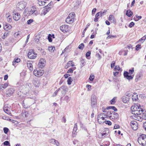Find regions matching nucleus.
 <instances>
[{"label":"nucleus","instance_id":"38","mask_svg":"<svg viewBox=\"0 0 146 146\" xmlns=\"http://www.w3.org/2000/svg\"><path fill=\"white\" fill-rule=\"evenodd\" d=\"M1 85L2 88L5 89L8 86V84L7 83H5L4 84H1Z\"/></svg>","mask_w":146,"mask_h":146},{"label":"nucleus","instance_id":"52","mask_svg":"<svg viewBox=\"0 0 146 146\" xmlns=\"http://www.w3.org/2000/svg\"><path fill=\"white\" fill-rule=\"evenodd\" d=\"M33 13L32 15L33 16H36L38 14V12L36 10V9L35 8V9L34 11V12H33Z\"/></svg>","mask_w":146,"mask_h":146},{"label":"nucleus","instance_id":"31","mask_svg":"<svg viewBox=\"0 0 146 146\" xmlns=\"http://www.w3.org/2000/svg\"><path fill=\"white\" fill-rule=\"evenodd\" d=\"M6 16H7V19L8 21L9 22H11L12 21L11 16L10 15H9V14H6Z\"/></svg>","mask_w":146,"mask_h":146},{"label":"nucleus","instance_id":"56","mask_svg":"<svg viewBox=\"0 0 146 146\" xmlns=\"http://www.w3.org/2000/svg\"><path fill=\"white\" fill-rule=\"evenodd\" d=\"M90 24L89 23H88V24L86 25V27L84 29V31H83V33H84L86 31L88 27L90 25Z\"/></svg>","mask_w":146,"mask_h":146},{"label":"nucleus","instance_id":"43","mask_svg":"<svg viewBox=\"0 0 146 146\" xmlns=\"http://www.w3.org/2000/svg\"><path fill=\"white\" fill-rule=\"evenodd\" d=\"M72 79L70 77H69L67 80L68 84L69 85H70L71 84V83L72 81Z\"/></svg>","mask_w":146,"mask_h":146},{"label":"nucleus","instance_id":"26","mask_svg":"<svg viewBox=\"0 0 146 146\" xmlns=\"http://www.w3.org/2000/svg\"><path fill=\"white\" fill-rule=\"evenodd\" d=\"M106 129V132H105V131H104V132L102 133V136L105 137L106 135H107L109 133V130L108 129Z\"/></svg>","mask_w":146,"mask_h":146},{"label":"nucleus","instance_id":"30","mask_svg":"<svg viewBox=\"0 0 146 146\" xmlns=\"http://www.w3.org/2000/svg\"><path fill=\"white\" fill-rule=\"evenodd\" d=\"M146 39V35H145L141 38L139 40L138 42H141L142 43H143Z\"/></svg>","mask_w":146,"mask_h":146},{"label":"nucleus","instance_id":"3","mask_svg":"<svg viewBox=\"0 0 146 146\" xmlns=\"http://www.w3.org/2000/svg\"><path fill=\"white\" fill-rule=\"evenodd\" d=\"M108 115L109 116V118L110 119L113 120L114 119H117L118 117V114L113 111H108Z\"/></svg>","mask_w":146,"mask_h":146},{"label":"nucleus","instance_id":"5","mask_svg":"<svg viewBox=\"0 0 146 146\" xmlns=\"http://www.w3.org/2000/svg\"><path fill=\"white\" fill-rule=\"evenodd\" d=\"M11 106L8 104H5L3 107L4 111L9 115H11V113L10 110Z\"/></svg>","mask_w":146,"mask_h":146},{"label":"nucleus","instance_id":"45","mask_svg":"<svg viewBox=\"0 0 146 146\" xmlns=\"http://www.w3.org/2000/svg\"><path fill=\"white\" fill-rule=\"evenodd\" d=\"M3 144L4 145H8V146H11L9 142L7 141H5L3 142Z\"/></svg>","mask_w":146,"mask_h":146},{"label":"nucleus","instance_id":"16","mask_svg":"<svg viewBox=\"0 0 146 146\" xmlns=\"http://www.w3.org/2000/svg\"><path fill=\"white\" fill-rule=\"evenodd\" d=\"M144 111V110H143L142 108H141V110L135 111L132 113L134 115H141Z\"/></svg>","mask_w":146,"mask_h":146},{"label":"nucleus","instance_id":"64","mask_svg":"<svg viewBox=\"0 0 146 146\" xmlns=\"http://www.w3.org/2000/svg\"><path fill=\"white\" fill-rule=\"evenodd\" d=\"M54 145H55L57 146H59L60 145V143L57 140H56Z\"/></svg>","mask_w":146,"mask_h":146},{"label":"nucleus","instance_id":"37","mask_svg":"<svg viewBox=\"0 0 146 146\" xmlns=\"http://www.w3.org/2000/svg\"><path fill=\"white\" fill-rule=\"evenodd\" d=\"M142 118L145 119H146V111H144L142 114Z\"/></svg>","mask_w":146,"mask_h":146},{"label":"nucleus","instance_id":"44","mask_svg":"<svg viewBox=\"0 0 146 146\" xmlns=\"http://www.w3.org/2000/svg\"><path fill=\"white\" fill-rule=\"evenodd\" d=\"M28 114V112L27 111H25L24 112L22 113V115L23 116H25V117H26Z\"/></svg>","mask_w":146,"mask_h":146},{"label":"nucleus","instance_id":"18","mask_svg":"<svg viewBox=\"0 0 146 146\" xmlns=\"http://www.w3.org/2000/svg\"><path fill=\"white\" fill-rule=\"evenodd\" d=\"M108 20L109 21L113 23H116V19L113 15H110L109 16Z\"/></svg>","mask_w":146,"mask_h":146},{"label":"nucleus","instance_id":"35","mask_svg":"<svg viewBox=\"0 0 146 146\" xmlns=\"http://www.w3.org/2000/svg\"><path fill=\"white\" fill-rule=\"evenodd\" d=\"M138 98L137 95L135 94V95H133L132 97V99L133 101H137L138 100Z\"/></svg>","mask_w":146,"mask_h":146},{"label":"nucleus","instance_id":"11","mask_svg":"<svg viewBox=\"0 0 146 146\" xmlns=\"http://www.w3.org/2000/svg\"><path fill=\"white\" fill-rule=\"evenodd\" d=\"M45 64L46 61L43 58H41L39 60L38 66L39 67L42 68L45 66Z\"/></svg>","mask_w":146,"mask_h":146},{"label":"nucleus","instance_id":"19","mask_svg":"<svg viewBox=\"0 0 146 146\" xmlns=\"http://www.w3.org/2000/svg\"><path fill=\"white\" fill-rule=\"evenodd\" d=\"M12 28V26L9 24L5 23L4 25V29L6 31H8Z\"/></svg>","mask_w":146,"mask_h":146},{"label":"nucleus","instance_id":"15","mask_svg":"<svg viewBox=\"0 0 146 146\" xmlns=\"http://www.w3.org/2000/svg\"><path fill=\"white\" fill-rule=\"evenodd\" d=\"M132 117L133 119L139 121H141L142 119H143L142 115H133L132 116Z\"/></svg>","mask_w":146,"mask_h":146},{"label":"nucleus","instance_id":"12","mask_svg":"<svg viewBox=\"0 0 146 146\" xmlns=\"http://www.w3.org/2000/svg\"><path fill=\"white\" fill-rule=\"evenodd\" d=\"M91 105L92 107L94 108L96 104V96L94 95H93L91 97Z\"/></svg>","mask_w":146,"mask_h":146},{"label":"nucleus","instance_id":"51","mask_svg":"<svg viewBox=\"0 0 146 146\" xmlns=\"http://www.w3.org/2000/svg\"><path fill=\"white\" fill-rule=\"evenodd\" d=\"M84 47V45L83 44L81 43L78 46V48L80 49H82Z\"/></svg>","mask_w":146,"mask_h":146},{"label":"nucleus","instance_id":"36","mask_svg":"<svg viewBox=\"0 0 146 146\" xmlns=\"http://www.w3.org/2000/svg\"><path fill=\"white\" fill-rule=\"evenodd\" d=\"M59 88H60V89H62L63 91H66L67 90V86L65 85H63Z\"/></svg>","mask_w":146,"mask_h":146},{"label":"nucleus","instance_id":"41","mask_svg":"<svg viewBox=\"0 0 146 146\" xmlns=\"http://www.w3.org/2000/svg\"><path fill=\"white\" fill-rule=\"evenodd\" d=\"M116 36L115 35H110L108 36L107 37V39H109L110 38H116Z\"/></svg>","mask_w":146,"mask_h":146},{"label":"nucleus","instance_id":"7","mask_svg":"<svg viewBox=\"0 0 146 146\" xmlns=\"http://www.w3.org/2000/svg\"><path fill=\"white\" fill-rule=\"evenodd\" d=\"M27 5V3L25 1L21 2L18 3L17 7L19 10H21L25 8Z\"/></svg>","mask_w":146,"mask_h":146},{"label":"nucleus","instance_id":"47","mask_svg":"<svg viewBox=\"0 0 146 146\" xmlns=\"http://www.w3.org/2000/svg\"><path fill=\"white\" fill-rule=\"evenodd\" d=\"M96 57L97 58L98 60H100L101 58L102 57L99 53H97L96 55Z\"/></svg>","mask_w":146,"mask_h":146},{"label":"nucleus","instance_id":"8","mask_svg":"<svg viewBox=\"0 0 146 146\" xmlns=\"http://www.w3.org/2000/svg\"><path fill=\"white\" fill-rule=\"evenodd\" d=\"M60 30L64 33H66L70 29V28L68 26L64 25L60 26Z\"/></svg>","mask_w":146,"mask_h":146},{"label":"nucleus","instance_id":"14","mask_svg":"<svg viewBox=\"0 0 146 146\" xmlns=\"http://www.w3.org/2000/svg\"><path fill=\"white\" fill-rule=\"evenodd\" d=\"M44 9L42 10V12L41 13V16H44L51 9L50 7H44Z\"/></svg>","mask_w":146,"mask_h":146},{"label":"nucleus","instance_id":"9","mask_svg":"<svg viewBox=\"0 0 146 146\" xmlns=\"http://www.w3.org/2000/svg\"><path fill=\"white\" fill-rule=\"evenodd\" d=\"M131 126L134 130H136L138 128V124L135 121H133L131 122Z\"/></svg>","mask_w":146,"mask_h":146},{"label":"nucleus","instance_id":"40","mask_svg":"<svg viewBox=\"0 0 146 146\" xmlns=\"http://www.w3.org/2000/svg\"><path fill=\"white\" fill-rule=\"evenodd\" d=\"M142 76V73H139V74H138L136 76L135 80H136L137 79L138 80L139 78H141Z\"/></svg>","mask_w":146,"mask_h":146},{"label":"nucleus","instance_id":"61","mask_svg":"<svg viewBox=\"0 0 146 146\" xmlns=\"http://www.w3.org/2000/svg\"><path fill=\"white\" fill-rule=\"evenodd\" d=\"M134 25L135 24L133 22H131L129 24V27L130 28H131L134 26Z\"/></svg>","mask_w":146,"mask_h":146},{"label":"nucleus","instance_id":"62","mask_svg":"<svg viewBox=\"0 0 146 146\" xmlns=\"http://www.w3.org/2000/svg\"><path fill=\"white\" fill-rule=\"evenodd\" d=\"M91 54V53L90 51H88L87 52L86 54V57H89L90 56Z\"/></svg>","mask_w":146,"mask_h":146},{"label":"nucleus","instance_id":"54","mask_svg":"<svg viewBox=\"0 0 146 146\" xmlns=\"http://www.w3.org/2000/svg\"><path fill=\"white\" fill-rule=\"evenodd\" d=\"M129 73L125 71L124 72L123 75L124 77H125L126 78L128 75H129Z\"/></svg>","mask_w":146,"mask_h":146},{"label":"nucleus","instance_id":"33","mask_svg":"<svg viewBox=\"0 0 146 146\" xmlns=\"http://www.w3.org/2000/svg\"><path fill=\"white\" fill-rule=\"evenodd\" d=\"M108 113H109L108 111L106 113V114L103 113H102L101 114H102V115L104 117V119H105V118H108V117H109V118L110 115H108Z\"/></svg>","mask_w":146,"mask_h":146},{"label":"nucleus","instance_id":"53","mask_svg":"<svg viewBox=\"0 0 146 146\" xmlns=\"http://www.w3.org/2000/svg\"><path fill=\"white\" fill-rule=\"evenodd\" d=\"M94 78V75H91L89 79L90 81H93Z\"/></svg>","mask_w":146,"mask_h":146},{"label":"nucleus","instance_id":"21","mask_svg":"<svg viewBox=\"0 0 146 146\" xmlns=\"http://www.w3.org/2000/svg\"><path fill=\"white\" fill-rule=\"evenodd\" d=\"M74 65L73 64V62L72 61H70L68 62L67 65L65 66V67L66 68H68V67L73 66Z\"/></svg>","mask_w":146,"mask_h":146},{"label":"nucleus","instance_id":"24","mask_svg":"<svg viewBox=\"0 0 146 146\" xmlns=\"http://www.w3.org/2000/svg\"><path fill=\"white\" fill-rule=\"evenodd\" d=\"M133 12L130 10H127L126 13V15L129 17H130L133 15Z\"/></svg>","mask_w":146,"mask_h":146},{"label":"nucleus","instance_id":"6","mask_svg":"<svg viewBox=\"0 0 146 146\" xmlns=\"http://www.w3.org/2000/svg\"><path fill=\"white\" fill-rule=\"evenodd\" d=\"M34 75L37 77L42 76L44 73V71L42 70H34L33 71Z\"/></svg>","mask_w":146,"mask_h":146},{"label":"nucleus","instance_id":"4","mask_svg":"<svg viewBox=\"0 0 146 146\" xmlns=\"http://www.w3.org/2000/svg\"><path fill=\"white\" fill-rule=\"evenodd\" d=\"M37 54L33 50H29L28 54V56L29 58L34 59L36 57Z\"/></svg>","mask_w":146,"mask_h":146},{"label":"nucleus","instance_id":"29","mask_svg":"<svg viewBox=\"0 0 146 146\" xmlns=\"http://www.w3.org/2000/svg\"><path fill=\"white\" fill-rule=\"evenodd\" d=\"M27 66L29 69L31 71L33 70V68L32 64L30 63H29V62H27Z\"/></svg>","mask_w":146,"mask_h":146},{"label":"nucleus","instance_id":"28","mask_svg":"<svg viewBox=\"0 0 146 146\" xmlns=\"http://www.w3.org/2000/svg\"><path fill=\"white\" fill-rule=\"evenodd\" d=\"M135 17L134 18V19L136 21H137L139 19L142 18V17L141 16H139L137 15H136Z\"/></svg>","mask_w":146,"mask_h":146},{"label":"nucleus","instance_id":"2","mask_svg":"<svg viewBox=\"0 0 146 146\" xmlns=\"http://www.w3.org/2000/svg\"><path fill=\"white\" fill-rule=\"evenodd\" d=\"M75 13L73 12L70 13L66 20V22L68 23L72 24L74 21V18L75 17Z\"/></svg>","mask_w":146,"mask_h":146},{"label":"nucleus","instance_id":"42","mask_svg":"<svg viewBox=\"0 0 146 146\" xmlns=\"http://www.w3.org/2000/svg\"><path fill=\"white\" fill-rule=\"evenodd\" d=\"M134 71V68H132L131 69H130L129 70V74L131 75L133 74Z\"/></svg>","mask_w":146,"mask_h":146},{"label":"nucleus","instance_id":"59","mask_svg":"<svg viewBox=\"0 0 146 146\" xmlns=\"http://www.w3.org/2000/svg\"><path fill=\"white\" fill-rule=\"evenodd\" d=\"M60 89V88L58 89L54 93L53 96H56L58 93V92Z\"/></svg>","mask_w":146,"mask_h":146},{"label":"nucleus","instance_id":"50","mask_svg":"<svg viewBox=\"0 0 146 146\" xmlns=\"http://www.w3.org/2000/svg\"><path fill=\"white\" fill-rule=\"evenodd\" d=\"M56 141V140L55 139H52L49 140V141L52 144H54Z\"/></svg>","mask_w":146,"mask_h":146},{"label":"nucleus","instance_id":"17","mask_svg":"<svg viewBox=\"0 0 146 146\" xmlns=\"http://www.w3.org/2000/svg\"><path fill=\"white\" fill-rule=\"evenodd\" d=\"M14 92V90L13 88H10L6 92V94L8 96H10L13 94Z\"/></svg>","mask_w":146,"mask_h":146},{"label":"nucleus","instance_id":"60","mask_svg":"<svg viewBox=\"0 0 146 146\" xmlns=\"http://www.w3.org/2000/svg\"><path fill=\"white\" fill-rule=\"evenodd\" d=\"M141 45L138 44L136 46V50H138L139 49L141 48Z\"/></svg>","mask_w":146,"mask_h":146},{"label":"nucleus","instance_id":"57","mask_svg":"<svg viewBox=\"0 0 146 146\" xmlns=\"http://www.w3.org/2000/svg\"><path fill=\"white\" fill-rule=\"evenodd\" d=\"M33 19H30L28 21H27V24L28 25H29L32 22H33Z\"/></svg>","mask_w":146,"mask_h":146},{"label":"nucleus","instance_id":"1","mask_svg":"<svg viewBox=\"0 0 146 146\" xmlns=\"http://www.w3.org/2000/svg\"><path fill=\"white\" fill-rule=\"evenodd\" d=\"M138 142L139 144L142 146L146 145V135L142 134L140 135L138 137Z\"/></svg>","mask_w":146,"mask_h":146},{"label":"nucleus","instance_id":"27","mask_svg":"<svg viewBox=\"0 0 146 146\" xmlns=\"http://www.w3.org/2000/svg\"><path fill=\"white\" fill-rule=\"evenodd\" d=\"M55 48L54 47L49 46L48 48V50L50 52H53L55 50Z\"/></svg>","mask_w":146,"mask_h":146},{"label":"nucleus","instance_id":"32","mask_svg":"<svg viewBox=\"0 0 146 146\" xmlns=\"http://www.w3.org/2000/svg\"><path fill=\"white\" fill-rule=\"evenodd\" d=\"M77 123H76L74 124V128H73V133L74 132V133H75V132H76V131L77 130Z\"/></svg>","mask_w":146,"mask_h":146},{"label":"nucleus","instance_id":"34","mask_svg":"<svg viewBox=\"0 0 146 146\" xmlns=\"http://www.w3.org/2000/svg\"><path fill=\"white\" fill-rule=\"evenodd\" d=\"M46 2L44 1H38V3L40 6H43L45 5V4L46 3Z\"/></svg>","mask_w":146,"mask_h":146},{"label":"nucleus","instance_id":"39","mask_svg":"<svg viewBox=\"0 0 146 146\" xmlns=\"http://www.w3.org/2000/svg\"><path fill=\"white\" fill-rule=\"evenodd\" d=\"M9 33V32H5L4 33L3 35L2 36V38L3 39L5 38L7 36Z\"/></svg>","mask_w":146,"mask_h":146},{"label":"nucleus","instance_id":"48","mask_svg":"<svg viewBox=\"0 0 146 146\" xmlns=\"http://www.w3.org/2000/svg\"><path fill=\"white\" fill-rule=\"evenodd\" d=\"M64 100L66 101L67 102H68L69 101V97L68 96H65Z\"/></svg>","mask_w":146,"mask_h":146},{"label":"nucleus","instance_id":"58","mask_svg":"<svg viewBox=\"0 0 146 146\" xmlns=\"http://www.w3.org/2000/svg\"><path fill=\"white\" fill-rule=\"evenodd\" d=\"M81 64H82V66H84L85 64V60L84 59H82L81 60Z\"/></svg>","mask_w":146,"mask_h":146},{"label":"nucleus","instance_id":"10","mask_svg":"<svg viewBox=\"0 0 146 146\" xmlns=\"http://www.w3.org/2000/svg\"><path fill=\"white\" fill-rule=\"evenodd\" d=\"M140 105L139 104H137L134 106H133L131 108V110L132 113L134 112L135 111L141 110Z\"/></svg>","mask_w":146,"mask_h":146},{"label":"nucleus","instance_id":"20","mask_svg":"<svg viewBox=\"0 0 146 146\" xmlns=\"http://www.w3.org/2000/svg\"><path fill=\"white\" fill-rule=\"evenodd\" d=\"M20 15L18 13L13 14V18L15 21L18 20L20 18Z\"/></svg>","mask_w":146,"mask_h":146},{"label":"nucleus","instance_id":"23","mask_svg":"<svg viewBox=\"0 0 146 146\" xmlns=\"http://www.w3.org/2000/svg\"><path fill=\"white\" fill-rule=\"evenodd\" d=\"M129 98L128 96L126 95V96L123 97L122 100L124 103H125L129 100Z\"/></svg>","mask_w":146,"mask_h":146},{"label":"nucleus","instance_id":"25","mask_svg":"<svg viewBox=\"0 0 146 146\" xmlns=\"http://www.w3.org/2000/svg\"><path fill=\"white\" fill-rule=\"evenodd\" d=\"M100 13V12H99L96 14L95 18L94 19V21L97 22L98 21V17L99 16Z\"/></svg>","mask_w":146,"mask_h":146},{"label":"nucleus","instance_id":"55","mask_svg":"<svg viewBox=\"0 0 146 146\" xmlns=\"http://www.w3.org/2000/svg\"><path fill=\"white\" fill-rule=\"evenodd\" d=\"M3 131L4 133L7 134L9 131V129L7 127H4L3 128Z\"/></svg>","mask_w":146,"mask_h":146},{"label":"nucleus","instance_id":"46","mask_svg":"<svg viewBox=\"0 0 146 146\" xmlns=\"http://www.w3.org/2000/svg\"><path fill=\"white\" fill-rule=\"evenodd\" d=\"M133 75H128L126 78L127 79L130 80L132 79L133 78Z\"/></svg>","mask_w":146,"mask_h":146},{"label":"nucleus","instance_id":"63","mask_svg":"<svg viewBox=\"0 0 146 146\" xmlns=\"http://www.w3.org/2000/svg\"><path fill=\"white\" fill-rule=\"evenodd\" d=\"M115 98H113L110 101L111 104H114L115 103Z\"/></svg>","mask_w":146,"mask_h":146},{"label":"nucleus","instance_id":"22","mask_svg":"<svg viewBox=\"0 0 146 146\" xmlns=\"http://www.w3.org/2000/svg\"><path fill=\"white\" fill-rule=\"evenodd\" d=\"M33 83L35 87H38L40 85L39 81L37 79L34 80L33 82Z\"/></svg>","mask_w":146,"mask_h":146},{"label":"nucleus","instance_id":"13","mask_svg":"<svg viewBox=\"0 0 146 146\" xmlns=\"http://www.w3.org/2000/svg\"><path fill=\"white\" fill-rule=\"evenodd\" d=\"M105 119H104V117L101 113L99 114L98 117V121L99 123L100 124L104 123V121Z\"/></svg>","mask_w":146,"mask_h":146},{"label":"nucleus","instance_id":"49","mask_svg":"<svg viewBox=\"0 0 146 146\" xmlns=\"http://www.w3.org/2000/svg\"><path fill=\"white\" fill-rule=\"evenodd\" d=\"M104 123H105L106 124H108L109 125H111V122L108 120L104 121Z\"/></svg>","mask_w":146,"mask_h":146}]
</instances>
